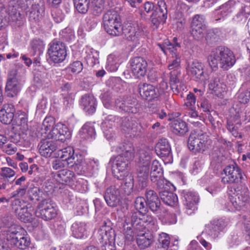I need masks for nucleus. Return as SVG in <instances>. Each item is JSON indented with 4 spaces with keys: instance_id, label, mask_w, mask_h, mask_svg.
<instances>
[{
    "instance_id": "54",
    "label": "nucleus",
    "mask_w": 250,
    "mask_h": 250,
    "mask_svg": "<svg viewBox=\"0 0 250 250\" xmlns=\"http://www.w3.org/2000/svg\"><path fill=\"white\" fill-rule=\"evenodd\" d=\"M45 12V6L43 1H40L38 3H35L32 5V11L31 13L37 14L38 19L41 18Z\"/></svg>"
},
{
    "instance_id": "50",
    "label": "nucleus",
    "mask_w": 250,
    "mask_h": 250,
    "mask_svg": "<svg viewBox=\"0 0 250 250\" xmlns=\"http://www.w3.org/2000/svg\"><path fill=\"white\" fill-rule=\"evenodd\" d=\"M104 3V0H91V10L94 15L99 16L102 12Z\"/></svg>"
},
{
    "instance_id": "33",
    "label": "nucleus",
    "mask_w": 250,
    "mask_h": 250,
    "mask_svg": "<svg viewBox=\"0 0 250 250\" xmlns=\"http://www.w3.org/2000/svg\"><path fill=\"white\" fill-rule=\"evenodd\" d=\"M172 132L178 136L185 135L188 130L187 123L180 119H174L169 124Z\"/></svg>"
},
{
    "instance_id": "42",
    "label": "nucleus",
    "mask_w": 250,
    "mask_h": 250,
    "mask_svg": "<svg viewBox=\"0 0 250 250\" xmlns=\"http://www.w3.org/2000/svg\"><path fill=\"white\" fill-rule=\"evenodd\" d=\"M80 134L85 139L92 138L95 135V128L90 124H85L80 130Z\"/></svg>"
},
{
    "instance_id": "16",
    "label": "nucleus",
    "mask_w": 250,
    "mask_h": 250,
    "mask_svg": "<svg viewBox=\"0 0 250 250\" xmlns=\"http://www.w3.org/2000/svg\"><path fill=\"white\" fill-rule=\"evenodd\" d=\"M204 68V66L202 62L194 60L188 64L187 67V73L196 81L204 82L206 80Z\"/></svg>"
},
{
    "instance_id": "18",
    "label": "nucleus",
    "mask_w": 250,
    "mask_h": 250,
    "mask_svg": "<svg viewBox=\"0 0 250 250\" xmlns=\"http://www.w3.org/2000/svg\"><path fill=\"white\" fill-rule=\"evenodd\" d=\"M53 139L64 142L71 137V133L64 125L58 123L52 128L49 134Z\"/></svg>"
},
{
    "instance_id": "38",
    "label": "nucleus",
    "mask_w": 250,
    "mask_h": 250,
    "mask_svg": "<svg viewBox=\"0 0 250 250\" xmlns=\"http://www.w3.org/2000/svg\"><path fill=\"white\" fill-rule=\"evenodd\" d=\"M151 181L152 183H155L156 189L160 191L164 190H168L169 185L171 184L166 179L161 178L159 175H152V179Z\"/></svg>"
},
{
    "instance_id": "25",
    "label": "nucleus",
    "mask_w": 250,
    "mask_h": 250,
    "mask_svg": "<svg viewBox=\"0 0 250 250\" xmlns=\"http://www.w3.org/2000/svg\"><path fill=\"white\" fill-rule=\"evenodd\" d=\"M80 105L85 112L88 114H92L96 111V99L92 95L85 94L81 98Z\"/></svg>"
},
{
    "instance_id": "39",
    "label": "nucleus",
    "mask_w": 250,
    "mask_h": 250,
    "mask_svg": "<svg viewBox=\"0 0 250 250\" xmlns=\"http://www.w3.org/2000/svg\"><path fill=\"white\" fill-rule=\"evenodd\" d=\"M42 194V190L37 187H30L27 191L28 198L33 202L39 201Z\"/></svg>"
},
{
    "instance_id": "4",
    "label": "nucleus",
    "mask_w": 250,
    "mask_h": 250,
    "mask_svg": "<svg viewBox=\"0 0 250 250\" xmlns=\"http://www.w3.org/2000/svg\"><path fill=\"white\" fill-rule=\"evenodd\" d=\"M25 232L21 227L11 225L7 231L6 239L11 245L21 250H25L30 245V239L24 235Z\"/></svg>"
},
{
    "instance_id": "23",
    "label": "nucleus",
    "mask_w": 250,
    "mask_h": 250,
    "mask_svg": "<svg viewBox=\"0 0 250 250\" xmlns=\"http://www.w3.org/2000/svg\"><path fill=\"white\" fill-rule=\"evenodd\" d=\"M38 147L40 154L45 158L51 157L58 147L55 142L48 139L42 140L39 143Z\"/></svg>"
},
{
    "instance_id": "58",
    "label": "nucleus",
    "mask_w": 250,
    "mask_h": 250,
    "mask_svg": "<svg viewBox=\"0 0 250 250\" xmlns=\"http://www.w3.org/2000/svg\"><path fill=\"white\" fill-rule=\"evenodd\" d=\"M198 107L205 112H209L211 108V104L208 100L206 98H202L199 101H198Z\"/></svg>"
},
{
    "instance_id": "45",
    "label": "nucleus",
    "mask_w": 250,
    "mask_h": 250,
    "mask_svg": "<svg viewBox=\"0 0 250 250\" xmlns=\"http://www.w3.org/2000/svg\"><path fill=\"white\" fill-rule=\"evenodd\" d=\"M11 205L16 214L25 207L29 208H31V204L27 203L24 200L21 201L19 199H14L12 200Z\"/></svg>"
},
{
    "instance_id": "51",
    "label": "nucleus",
    "mask_w": 250,
    "mask_h": 250,
    "mask_svg": "<svg viewBox=\"0 0 250 250\" xmlns=\"http://www.w3.org/2000/svg\"><path fill=\"white\" fill-rule=\"evenodd\" d=\"M119 66V63L117 62V59L115 56L110 55L107 59L106 68L111 72L116 71Z\"/></svg>"
},
{
    "instance_id": "28",
    "label": "nucleus",
    "mask_w": 250,
    "mask_h": 250,
    "mask_svg": "<svg viewBox=\"0 0 250 250\" xmlns=\"http://www.w3.org/2000/svg\"><path fill=\"white\" fill-rule=\"evenodd\" d=\"M54 178L60 184L67 185L74 181L75 174L72 171L63 169L56 173Z\"/></svg>"
},
{
    "instance_id": "14",
    "label": "nucleus",
    "mask_w": 250,
    "mask_h": 250,
    "mask_svg": "<svg viewBox=\"0 0 250 250\" xmlns=\"http://www.w3.org/2000/svg\"><path fill=\"white\" fill-rule=\"evenodd\" d=\"M60 158L66 163V166L77 171L80 169L81 160H79L78 156L75 155L74 150L71 146H67L60 150Z\"/></svg>"
},
{
    "instance_id": "8",
    "label": "nucleus",
    "mask_w": 250,
    "mask_h": 250,
    "mask_svg": "<svg viewBox=\"0 0 250 250\" xmlns=\"http://www.w3.org/2000/svg\"><path fill=\"white\" fill-rule=\"evenodd\" d=\"M37 217L49 221L56 217L57 210L56 204L50 199H44L39 203L35 212Z\"/></svg>"
},
{
    "instance_id": "30",
    "label": "nucleus",
    "mask_w": 250,
    "mask_h": 250,
    "mask_svg": "<svg viewBox=\"0 0 250 250\" xmlns=\"http://www.w3.org/2000/svg\"><path fill=\"white\" fill-rule=\"evenodd\" d=\"M119 117L117 116L109 115L107 116L102 124V127L104 135L107 139L113 137V133L109 129H111L115 125V123H117Z\"/></svg>"
},
{
    "instance_id": "62",
    "label": "nucleus",
    "mask_w": 250,
    "mask_h": 250,
    "mask_svg": "<svg viewBox=\"0 0 250 250\" xmlns=\"http://www.w3.org/2000/svg\"><path fill=\"white\" fill-rule=\"evenodd\" d=\"M227 129L231 133L232 135L235 137H237L239 136L240 138H242L241 135H239V132L237 130V128L234 125L232 121L231 120H228L227 121Z\"/></svg>"
},
{
    "instance_id": "60",
    "label": "nucleus",
    "mask_w": 250,
    "mask_h": 250,
    "mask_svg": "<svg viewBox=\"0 0 250 250\" xmlns=\"http://www.w3.org/2000/svg\"><path fill=\"white\" fill-rule=\"evenodd\" d=\"M55 120L54 118L52 117H46L42 123V128L47 131L48 130H51L52 128L55 126Z\"/></svg>"
},
{
    "instance_id": "2",
    "label": "nucleus",
    "mask_w": 250,
    "mask_h": 250,
    "mask_svg": "<svg viewBox=\"0 0 250 250\" xmlns=\"http://www.w3.org/2000/svg\"><path fill=\"white\" fill-rule=\"evenodd\" d=\"M127 223L130 224L135 230L146 231L150 229L152 231H156L158 229L156 218L151 215L142 214L141 217H138L137 212H131L128 218ZM125 222L127 220L126 219Z\"/></svg>"
},
{
    "instance_id": "52",
    "label": "nucleus",
    "mask_w": 250,
    "mask_h": 250,
    "mask_svg": "<svg viewBox=\"0 0 250 250\" xmlns=\"http://www.w3.org/2000/svg\"><path fill=\"white\" fill-rule=\"evenodd\" d=\"M158 241L160 246L164 250H172V249H169L170 237L167 234L164 232L160 234Z\"/></svg>"
},
{
    "instance_id": "12",
    "label": "nucleus",
    "mask_w": 250,
    "mask_h": 250,
    "mask_svg": "<svg viewBox=\"0 0 250 250\" xmlns=\"http://www.w3.org/2000/svg\"><path fill=\"white\" fill-rule=\"evenodd\" d=\"M116 108L122 112L135 114L139 112L138 102L131 97H119L115 102Z\"/></svg>"
},
{
    "instance_id": "17",
    "label": "nucleus",
    "mask_w": 250,
    "mask_h": 250,
    "mask_svg": "<svg viewBox=\"0 0 250 250\" xmlns=\"http://www.w3.org/2000/svg\"><path fill=\"white\" fill-rule=\"evenodd\" d=\"M132 72L138 79L144 77L147 72V63L143 57H136L130 61Z\"/></svg>"
},
{
    "instance_id": "24",
    "label": "nucleus",
    "mask_w": 250,
    "mask_h": 250,
    "mask_svg": "<svg viewBox=\"0 0 250 250\" xmlns=\"http://www.w3.org/2000/svg\"><path fill=\"white\" fill-rule=\"evenodd\" d=\"M226 225L223 220H215L206 226V232L213 238L217 237Z\"/></svg>"
},
{
    "instance_id": "53",
    "label": "nucleus",
    "mask_w": 250,
    "mask_h": 250,
    "mask_svg": "<svg viewBox=\"0 0 250 250\" xmlns=\"http://www.w3.org/2000/svg\"><path fill=\"white\" fill-rule=\"evenodd\" d=\"M172 57L173 59L169 62L167 67L169 70H178L181 65V55L177 53L175 55H172Z\"/></svg>"
},
{
    "instance_id": "3",
    "label": "nucleus",
    "mask_w": 250,
    "mask_h": 250,
    "mask_svg": "<svg viewBox=\"0 0 250 250\" xmlns=\"http://www.w3.org/2000/svg\"><path fill=\"white\" fill-rule=\"evenodd\" d=\"M110 222L104 221L98 229L97 237L101 244L102 250H116L115 246V233L110 227Z\"/></svg>"
},
{
    "instance_id": "36",
    "label": "nucleus",
    "mask_w": 250,
    "mask_h": 250,
    "mask_svg": "<svg viewBox=\"0 0 250 250\" xmlns=\"http://www.w3.org/2000/svg\"><path fill=\"white\" fill-rule=\"evenodd\" d=\"M163 202L169 206H173L178 202V197L176 194L168 190H164L160 191L159 194Z\"/></svg>"
},
{
    "instance_id": "21",
    "label": "nucleus",
    "mask_w": 250,
    "mask_h": 250,
    "mask_svg": "<svg viewBox=\"0 0 250 250\" xmlns=\"http://www.w3.org/2000/svg\"><path fill=\"white\" fill-rule=\"evenodd\" d=\"M138 88L142 98L148 101H151L159 96L157 89L151 84L140 83Z\"/></svg>"
},
{
    "instance_id": "41",
    "label": "nucleus",
    "mask_w": 250,
    "mask_h": 250,
    "mask_svg": "<svg viewBox=\"0 0 250 250\" xmlns=\"http://www.w3.org/2000/svg\"><path fill=\"white\" fill-rule=\"evenodd\" d=\"M124 183L122 184V189L124 190V193L126 195H129L132 191L134 187V179L133 177L129 174L125 176Z\"/></svg>"
},
{
    "instance_id": "34",
    "label": "nucleus",
    "mask_w": 250,
    "mask_h": 250,
    "mask_svg": "<svg viewBox=\"0 0 250 250\" xmlns=\"http://www.w3.org/2000/svg\"><path fill=\"white\" fill-rule=\"evenodd\" d=\"M155 151L161 157L169 156L171 152V147L167 139L162 138L159 140L155 147Z\"/></svg>"
},
{
    "instance_id": "57",
    "label": "nucleus",
    "mask_w": 250,
    "mask_h": 250,
    "mask_svg": "<svg viewBox=\"0 0 250 250\" xmlns=\"http://www.w3.org/2000/svg\"><path fill=\"white\" fill-rule=\"evenodd\" d=\"M100 98L104 106L107 108H109L111 104L112 92L106 91L101 95Z\"/></svg>"
},
{
    "instance_id": "61",
    "label": "nucleus",
    "mask_w": 250,
    "mask_h": 250,
    "mask_svg": "<svg viewBox=\"0 0 250 250\" xmlns=\"http://www.w3.org/2000/svg\"><path fill=\"white\" fill-rule=\"evenodd\" d=\"M238 99L241 103L247 104L250 101V87L245 91L241 92L239 96Z\"/></svg>"
},
{
    "instance_id": "44",
    "label": "nucleus",
    "mask_w": 250,
    "mask_h": 250,
    "mask_svg": "<svg viewBox=\"0 0 250 250\" xmlns=\"http://www.w3.org/2000/svg\"><path fill=\"white\" fill-rule=\"evenodd\" d=\"M250 14V3L246 2L245 3L241 4L239 10L235 16L237 21H241L244 18H247Z\"/></svg>"
},
{
    "instance_id": "11",
    "label": "nucleus",
    "mask_w": 250,
    "mask_h": 250,
    "mask_svg": "<svg viewBox=\"0 0 250 250\" xmlns=\"http://www.w3.org/2000/svg\"><path fill=\"white\" fill-rule=\"evenodd\" d=\"M47 54L50 60L53 62H62L67 55L64 43L57 40H53L49 44Z\"/></svg>"
},
{
    "instance_id": "63",
    "label": "nucleus",
    "mask_w": 250,
    "mask_h": 250,
    "mask_svg": "<svg viewBox=\"0 0 250 250\" xmlns=\"http://www.w3.org/2000/svg\"><path fill=\"white\" fill-rule=\"evenodd\" d=\"M31 46L35 51H38L39 53L42 51L44 45L43 42L40 40L34 39L31 43Z\"/></svg>"
},
{
    "instance_id": "37",
    "label": "nucleus",
    "mask_w": 250,
    "mask_h": 250,
    "mask_svg": "<svg viewBox=\"0 0 250 250\" xmlns=\"http://www.w3.org/2000/svg\"><path fill=\"white\" fill-rule=\"evenodd\" d=\"M73 235L77 238H82L86 234L85 225L82 222H75L71 226Z\"/></svg>"
},
{
    "instance_id": "10",
    "label": "nucleus",
    "mask_w": 250,
    "mask_h": 250,
    "mask_svg": "<svg viewBox=\"0 0 250 250\" xmlns=\"http://www.w3.org/2000/svg\"><path fill=\"white\" fill-rule=\"evenodd\" d=\"M139 159V167L137 178L148 177L149 166L151 159V150L146 146H142L138 151Z\"/></svg>"
},
{
    "instance_id": "7",
    "label": "nucleus",
    "mask_w": 250,
    "mask_h": 250,
    "mask_svg": "<svg viewBox=\"0 0 250 250\" xmlns=\"http://www.w3.org/2000/svg\"><path fill=\"white\" fill-rule=\"evenodd\" d=\"M130 160L124 155H119L110 159L109 164L111 163L112 173L115 178L121 180L129 174L128 167Z\"/></svg>"
},
{
    "instance_id": "40",
    "label": "nucleus",
    "mask_w": 250,
    "mask_h": 250,
    "mask_svg": "<svg viewBox=\"0 0 250 250\" xmlns=\"http://www.w3.org/2000/svg\"><path fill=\"white\" fill-rule=\"evenodd\" d=\"M144 197L139 196L134 201V207L140 214H146L148 211V206Z\"/></svg>"
},
{
    "instance_id": "27",
    "label": "nucleus",
    "mask_w": 250,
    "mask_h": 250,
    "mask_svg": "<svg viewBox=\"0 0 250 250\" xmlns=\"http://www.w3.org/2000/svg\"><path fill=\"white\" fill-rule=\"evenodd\" d=\"M15 111L13 105H4L3 108L0 110V121L4 124H10L14 119Z\"/></svg>"
},
{
    "instance_id": "31",
    "label": "nucleus",
    "mask_w": 250,
    "mask_h": 250,
    "mask_svg": "<svg viewBox=\"0 0 250 250\" xmlns=\"http://www.w3.org/2000/svg\"><path fill=\"white\" fill-rule=\"evenodd\" d=\"M120 126L122 130L125 133L131 135L136 134L137 124L132 118L124 117L121 119Z\"/></svg>"
},
{
    "instance_id": "6",
    "label": "nucleus",
    "mask_w": 250,
    "mask_h": 250,
    "mask_svg": "<svg viewBox=\"0 0 250 250\" xmlns=\"http://www.w3.org/2000/svg\"><path fill=\"white\" fill-rule=\"evenodd\" d=\"M222 174H224V176L222 178V182L224 184L229 185L241 183L245 176L242 169L234 162L226 166Z\"/></svg>"
},
{
    "instance_id": "19",
    "label": "nucleus",
    "mask_w": 250,
    "mask_h": 250,
    "mask_svg": "<svg viewBox=\"0 0 250 250\" xmlns=\"http://www.w3.org/2000/svg\"><path fill=\"white\" fill-rule=\"evenodd\" d=\"M182 195L186 213L190 215L197 208L196 206L199 201V196L196 193L188 190H184Z\"/></svg>"
},
{
    "instance_id": "55",
    "label": "nucleus",
    "mask_w": 250,
    "mask_h": 250,
    "mask_svg": "<svg viewBox=\"0 0 250 250\" xmlns=\"http://www.w3.org/2000/svg\"><path fill=\"white\" fill-rule=\"evenodd\" d=\"M67 69L74 74H79L83 69V64L81 62L76 61L70 63Z\"/></svg>"
},
{
    "instance_id": "49",
    "label": "nucleus",
    "mask_w": 250,
    "mask_h": 250,
    "mask_svg": "<svg viewBox=\"0 0 250 250\" xmlns=\"http://www.w3.org/2000/svg\"><path fill=\"white\" fill-rule=\"evenodd\" d=\"M236 1L234 0H229L227 2L222 4L219 7L220 14L223 16H226L228 14L232 12V9L236 5Z\"/></svg>"
},
{
    "instance_id": "29",
    "label": "nucleus",
    "mask_w": 250,
    "mask_h": 250,
    "mask_svg": "<svg viewBox=\"0 0 250 250\" xmlns=\"http://www.w3.org/2000/svg\"><path fill=\"white\" fill-rule=\"evenodd\" d=\"M134 233L137 235V243L141 249L148 247L152 242V236L146 231H137L133 229Z\"/></svg>"
},
{
    "instance_id": "15",
    "label": "nucleus",
    "mask_w": 250,
    "mask_h": 250,
    "mask_svg": "<svg viewBox=\"0 0 250 250\" xmlns=\"http://www.w3.org/2000/svg\"><path fill=\"white\" fill-rule=\"evenodd\" d=\"M145 197L150 210L155 214L160 213L163 207L157 193L153 190L146 188Z\"/></svg>"
},
{
    "instance_id": "1",
    "label": "nucleus",
    "mask_w": 250,
    "mask_h": 250,
    "mask_svg": "<svg viewBox=\"0 0 250 250\" xmlns=\"http://www.w3.org/2000/svg\"><path fill=\"white\" fill-rule=\"evenodd\" d=\"M208 61L213 70L217 69L219 64L223 70H228L235 64L236 60L233 53L229 49L219 46L211 50Z\"/></svg>"
},
{
    "instance_id": "26",
    "label": "nucleus",
    "mask_w": 250,
    "mask_h": 250,
    "mask_svg": "<svg viewBox=\"0 0 250 250\" xmlns=\"http://www.w3.org/2000/svg\"><path fill=\"white\" fill-rule=\"evenodd\" d=\"M121 30V34L127 40L130 41H137L140 35L139 29L136 28L131 23H125L123 25Z\"/></svg>"
},
{
    "instance_id": "43",
    "label": "nucleus",
    "mask_w": 250,
    "mask_h": 250,
    "mask_svg": "<svg viewBox=\"0 0 250 250\" xmlns=\"http://www.w3.org/2000/svg\"><path fill=\"white\" fill-rule=\"evenodd\" d=\"M157 46L165 55H167L168 52L171 56L178 53L177 49H175L174 45L168 40H165L162 43H158Z\"/></svg>"
},
{
    "instance_id": "32",
    "label": "nucleus",
    "mask_w": 250,
    "mask_h": 250,
    "mask_svg": "<svg viewBox=\"0 0 250 250\" xmlns=\"http://www.w3.org/2000/svg\"><path fill=\"white\" fill-rule=\"evenodd\" d=\"M181 72L177 70H172L169 74V83L171 89L176 94L179 93L182 90H184L183 86L181 85L180 77Z\"/></svg>"
},
{
    "instance_id": "64",
    "label": "nucleus",
    "mask_w": 250,
    "mask_h": 250,
    "mask_svg": "<svg viewBox=\"0 0 250 250\" xmlns=\"http://www.w3.org/2000/svg\"><path fill=\"white\" fill-rule=\"evenodd\" d=\"M15 174V171L9 167H3L1 168L0 175L3 177L10 178Z\"/></svg>"
},
{
    "instance_id": "47",
    "label": "nucleus",
    "mask_w": 250,
    "mask_h": 250,
    "mask_svg": "<svg viewBox=\"0 0 250 250\" xmlns=\"http://www.w3.org/2000/svg\"><path fill=\"white\" fill-rule=\"evenodd\" d=\"M28 209H29V210L31 211L33 209V208L32 205L31 208L25 207L16 214L19 219L24 223L30 222L32 221V214L28 211Z\"/></svg>"
},
{
    "instance_id": "48",
    "label": "nucleus",
    "mask_w": 250,
    "mask_h": 250,
    "mask_svg": "<svg viewBox=\"0 0 250 250\" xmlns=\"http://www.w3.org/2000/svg\"><path fill=\"white\" fill-rule=\"evenodd\" d=\"M74 5L78 11L85 14L89 8V0H73Z\"/></svg>"
},
{
    "instance_id": "13",
    "label": "nucleus",
    "mask_w": 250,
    "mask_h": 250,
    "mask_svg": "<svg viewBox=\"0 0 250 250\" xmlns=\"http://www.w3.org/2000/svg\"><path fill=\"white\" fill-rule=\"evenodd\" d=\"M21 85L16 71H11L8 74L5 88L6 96L10 98L17 96L21 90Z\"/></svg>"
},
{
    "instance_id": "59",
    "label": "nucleus",
    "mask_w": 250,
    "mask_h": 250,
    "mask_svg": "<svg viewBox=\"0 0 250 250\" xmlns=\"http://www.w3.org/2000/svg\"><path fill=\"white\" fill-rule=\"evenodd\" d=\"M20 112L17 119V124L19 125L22 126L24 129L27 128L28 116L27 114L23 111H19Z\"/></svg>"
},
{
    "instance_id": "56",
    "label": "nucleus",
    "mask_w": 250,
    "mask_h": 250,
    "mask_svg": "<svg viewBox=\"0 0 250 250\" xmlns=\"http://www.w3.org/2000/svg\"><path fill=\"white\" fill-rule=\"evenodd\" d=\"M190 25L206 27L204 16L202 15H195L192 18Z\"/></svg>"
},
{
    "instance_id": "46",
    "label": "nucleus",
    "mask_w": 250,
    "mask_h": 250,
    "mask_svg": "<svg viewBox=\"0 0 250 250\" xmlns=\"http://www.w3.org/2000/svg\"><path fill=\"white\" fill-rule=\"evenodd\" d=\"M191 34L195 40L199 41L203 39L206 27L190 25Z\"/></svg>"
},
{
    "instance_id": "35",
    "label": "nucleus",
    "mask_w": 250,
    "mask_h": 250,
    "mask_svg": "<svg viewBox=\"0 0 250 250\" xmlns=\"http://www.w3.org/2000/svg\"><path fill=\"white\" fill-rule=\"evenodd\" d=\"M116 151L120 153L119 155H124L127 159L131 160L134 157V148L130 143L120 145L117 147Z\"/></svg>"
},
{
    "instance_id": "9",
    "label": "nucleus",
    "mask_w": 250,
    "mask_h": 250,
    "mask_svg": "<svg viewBox=\"0 0 250 250\" xmlns=\"http://www.w3.org/2000/svg\"><path fill=\"white\" fill-rule=\"evenodd\" d=\"M206 135L196 130L192 131L188 137V146L193 153H203L206 149Z\"/></svg>"
},
{
    "instance_id": "22",
    "label": "nucleus",
    "mask_w": 250,
    "mask_h": 250,
    "mask_svg": "<svg viewBox=\"0 0 250 250\" xmlns=\"http://www.w3.org/2000/svg\"><path fill=\"white\" fill-rule=\"evenodd\" d=\"M208 86L209 89L212 90L214 94L218 97L221 96L226 91V85L222 79V76L218 73L213 75Z\"/></svg>"
},
{
    "instance_id": "5",
    "label": "nucleus",
    "mask_w": 250,
    "mask_h": 250,
    "mask_svg": "<svg viewBox=\"0 0 250 250\" xmlns=\"http://www.w3.org/2000/svg\"><path fill=\"white\" fill-rule=\"evenodd\" d=\"M103 25L106 32L112 36L121 35V20L118 12L108 10L103 16Z\"/></svg>"
},
{
    "instance_id": "20",
    "label": "nucleus",
    "mask_w": 250,
    "mask_h": 250,
    "mask_svg": "<svg viewBox=\"0 0 250 250\" xmlns=\"http://www.w3.org/2000/svg\"><path fill=\"white\" fill-rule=\"evenodd\" d=\"M104 198L107 205L112 208L119 206L121 202L120 191L115 186H111L106 189Z\"/></svg>"
}]
</instances>
